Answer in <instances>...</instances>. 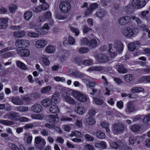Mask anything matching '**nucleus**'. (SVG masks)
Here are the masks:
<instances>
[{
  "mask_svg": "<svg viewBox=\"0 0 150 150\" xmlns=\"http://www.w3.org/2000/svg\"><path fill=\"white\" fill-rule=\"evenodd\" d=\"M123 50V44L119 41H116L114 43V46L112 47L111 44L109 45L108 52L110 56L112 58L115 57L117 54V51L119 52H122Z\"/></svg>",
  "mask_w": 150,
  "mask_h": 150,
  "instance_id": "nucleus-1",
  "label": "nucleus"
},
{
  "mask_svg": "<svg viewBox=\"0 0 150 150\" xmlns=\"http://www.w3.org/2000/svg\"><path fill=\"white\" fill-rule=\"evenodd\" d=\"M131 19L135 21L138 23H141V21L138 18L134 16H132L130 18L127 16L120 18L118 20V23L121 25H125L129 23Z\"/></svg>",
  "mask_w": 150,
  "mask_h": 150,
  "instance_id": "nucleus-2",
  "label": "nucleus"
},
{
  "mask_svg": "<svg viewBox=\"0 0 150 150\" xmlns=\"http://www.w3.org/2000/svg\"><path fill=\"white\" fill-rule=\"evenodd\" d=\"M139 32L138 29L135 28L133 30L129 27H125L121 30L122 33L125 36L130 38L137 35Z\"/></svg>",
  "mask_w": 150,
  "mask_h": 150,
  "instance_id": "nucleus-3",
  "label": "nucleus"
},
{
  "mask_svg": "<svg viewBox=\"0 0 150 150\" xmlns=\"http://www.w3.org/2000/svg\"><path fill=\"white\" fill-rule=\"evenodd\" d=\"M59 8L61 11L64 13L68 12L71 8V5L69 2L67 0H62Z\"/></svg>",
  "mask_w": 150,
  "mask_h": 150,
  "instance_id": "nucleus-4",
  "label": "nucleus"
},
{
  "mask_svg": "<svg viewBox=\"0 0 150 150\" xmlns=\"http://www.w3.org/2000/svg\"><path fill=\"white\" fill-rule=\"evenodd\" d=\"M123 125L121 123H116L112 126V130L114 134H117L122 132L124 129Z\"/></svg>",
  "mask_w": 150,
  "mask_h": 150,
  "instance_id": "nucleus-5",
  "label": "nucleus"
},
{
  "mask_svg": "<svg viewBox=\"0 0 150 150\" xmlns=\"http://www.w3.org/2000/svg\"><path fill=\"white\" fill-rule=\"evenodd\" d=\"M132 4V6H129V8H131L132 7L134 8H140L145 6L146 2L144 0H133Z\"/></svg>",
  "mask_w": 150,
  "mask_h": 150,
  "instance_id": "nucleus-6",
  "label": "nucleus"
},
{
  "mask_svg": "<svg viewBox=\"0 0 150 150\" xmlns=\"http://www.w3.org/2000/svg\"><path fill=\"white\" fill-rule=\"evenodd\" d=\"M19 117V113L15 112H10L4 116V118L12 120H18Z\"/></svg>",
  "mask_w": 150,
  "mask_h": 150,
  "instance_id": "nucleus-7",
  "label": "nucleus"
},
{
  "mask_svg": "<svg viewBox=\"0 0 150 150\" xmlns=\"http://www.w3.org/2000/svg\"><path fill=\"white\" fill-rule=\"evenodd\" d=\"M135 109L134 103L133 101H130L127 103L125 111L127 113L129 114L135 111Z\"/></svg>",
  "mask_w": 150,
  "mask_h": 150,
  "instance_id": "nucleus-8",
  "label": "nucleus"
},
{
  "mask_svg": "<svg viewBox=\"0 0 150 150\" xmlns=\"http://www.w3.org/2000/svg\"><path fill=\"white\" fill-rule=\"evenodd\" d=\"M28 26L30 28L34 29L37 33H38L40 34H44L46 33L45 31L39 32V29L40 28V25L37 24L33 22H30L28 25Z\"/></svg>",
  "mask_w": 150,
  "mask_h": 150,
  "instance_id": "nucleus-9",
  "label": "nucleus"
},
{
  "mask_svg": "<svg viewBox=\"0 0 150 150\" xmlns=\"http://www.w3.org/2000/svg\"><path fill=\"white\" fill-rule=\"evenodd\" d=\"M98 4L96 3L90 4L86 11V15L89 16L90 15L93 11L94 10L97 8L98 7Z\"/></svg>",
  "mask_w": 150,
  "mask_h": 150,
  "instance_id": "nucleus-10",
  "label": "nucleus"
},
{
  "mask_svg": "<svg viewBox=\"0 0 150 150\" xmlns=\"http://www.w3.org/2000/svg\"><path fill=\"white\" fill-rule=\"evenodd\" d=\"M47 41L44 39H40L37 40L35 43V47L38 49L43 48L47 45Z\"/></svg>",
  "mask_w": 150,
  "mask_h": 150,
  "instance_id": "nucleus-11",
  "label": "nucleus"
},
{
  "mask_svg": "<svg viewBox=\"0 0 150 150\" xmlns=\"http://www.w3.org/2000/svg\"><path fill=\"white\" fill-rule=\"evenodd\" d=\"M62 97L64 101L69 104L72 105L76 104V102L75 100L70 96L66 94L63 95Z\"/></svg>",
  "mask_w": 150,
  "mask_h": 150,
  "instance_id": "nucleus-12",
  "label": "nucleus"
},
{
  "mask_svg": "<svg viewBox=\"0 0 150 150\" xmlns=\"http://www.w3.org/2000/svg\"><path fill=\"white\" fill-rule=\"evenodd\" d=\"M35 143L37 144L40 143L42 145L41 147H39V149L40 150H43L44 147L46 144V142L44 139L42 138L40 136L36 137L35 139Z\"/></svg>",
  "mask_w": 150,
  "mask_h": 150,
  "instance_id": "nucleus-13",
  "label": "nucleus"
},
{
  "mask_svg": "<svg viewBox=\"0 0 150 150\" xmlns=\"http://www.w3.org/2000/svg\"><path fill=\"white\" fill-rule=\"evenodd\" d=\"M46 119L47 122L53 124L57 123L59 121V119L58 117L53 115H49L47 116L46 117Z\"/></svg>",
  "mask_w": 150,
  "mask_h": 150,
  "instance_id": "nucleus-14",
  "label": "nucleus"
},
{
  "mask_svg": "<svg viewBox=\"0 0 150 150\" xmlns=\"http://www.w3.org/2000/svg\"><path fill=\"white\" fill-rule=\"evenodd\" d=\"M17 54L20 56L26 57L30 55V52L28 49H22L18 50Z\"/></svg>",
  "mask_w": 150,
  "mask_h": 150,
  "instance_id": "nucleus-15",
  "label": "nucleus"
},
{
  "mask_svg": "<svg viewBox=\"0 0 150 150\" xmlns=\"http://www.w3.org/2000/svg\"><path fill=\"white\" fill-rule=\"evenodd\" d=\"M75 42V39L71 36H69L68 39L67 38H65L63 41V45L67 46L68 45H74Z\"/></svg>",
  "mask_w": 150,
  "mask_h": 150,
  "instance_id": "nucleus-16",
  "label": "nucleus"
},
{
  "mask_svg": "<svg viewBox=\"0 0 150 150\" xmlns=\"http://www.w3.org/2000/svg\"><path fill=\"white\" fill-rule=\"evenodd\" d=\"M31 110L34 112L39 113L42 110V107L40 104L35 103L32 106Z\"/></svg>",
  "mask_w": 150,
  "mask_h": 150,
  "instance_id": "nucleus-17",
  "label": "nucleus"
},
{
  "mask_svg": "<svg viewBox=\"0 0 150 150\" xmlns=\"http://www.w3.org/2000/svg\"><path fill=\"white\" fill-rule=\"evenodd\" d=\"M8 20L7 18H0V29H5L8 27Z\"/></svg>",
  "mask_w": 150,
  "mask_h": 150,
  "instance_id": "nucleus-18",
  "label": "nucleus"
},
{
  "mask_svg": "<svg viewBox=\"0 0 150 150\" xmlns=\"http://www.w3.org/2000/svg\"><path fill=\"white\" fill-rule=\"evenodd\" d=\"M95 59L98 62L100 63L105 62H107L108 59L107 57L105 55L100 54L96 56Z\"/></svg>",
  "mask_w": 150,
  "mask_h": 150,
  "instance_id": "nucleus-19",
  "label": "nucleus"
},
{
  "mask_svg": "<svg viewBox=\"0 0 150 150\" xmlns=\"http://www.w3.org/2000/svg\"><path fill=\"white\" fill-rule=\"evenodd\" d=\"M105 70V68L102 67L100 66H92L89 68L87 71L88 72H91L93 71H96L101 72H104Z\"/></svg>",
  "mask_w": 150,
  "mask_h": 150,
  "instance_id": "nucleus-20",
  "label": "nucleus"
},
{
  "mask_svg": "<svg viewBox=\"0 0 150 150\" xmlns=\"http://www.w3.org/2000/svg\"><path fill=\"white\" fill-rule=\"evenodd\" d=\"M51 100L52 103L57 104L58 103L60 100V95L59 93H55L52 96Z\"/></svg>",
  "mask_w": 150,
  "mask_h": 150,
  "instance_id": "nucleus-21",
  "label": "nucleus"
},
{
  "mask_svg": "<svg viewBox=\"0 0 150 150\" xmlns=\"http://www.w3.org/2000/svg\"><path fill=\"white\" fill-rule=\"evenodd\" d=\"M41 104L44 107L50 106L52 104L51 99L46 98L43 99L41 102Z\"/></svg>",
  "mask_w": 150,
  "mask_h": 150,
  "instance_id": "nucleus-22",
  "label": "nucleus"
},
{
  "mask_svg": "<svg viewBox=\"0 0 150 150\" xmlns=\"http://www.w3.org/2000/svg\"><path fill=\"white\" fill-rule=\"evenodd\" d=\"M74 110L78 114L81 115L84 114L86 112L85 108L81 106L75 107Z\"/></svg>",
  "mask_w": 150,
  "mask_h": 150,
  "instance_id": "nucleus-23",
  "label": "nucleus"
},
{
  "mask_svg": "<svg viewBox=\"0 0 150 150\" xmlns=\"http://www.w3.org/2000/svg\"><path fill=\"white\" fill-rule=\"evenodd\" d=\"M56 47L52 45H48L45 48V51L48 54H51L54 53L56 51Z\"/></svg>",
  "mask_w": 150,
  "mask_h": 150,
  "instance_id": "nucleus-24",
  "label": "nucleus"
},
{
  "mask_svg": "<svg viewBox=\"0 0 150 150\" xmlns=\"http://www.w3.org/2000/svg\"><path fill=\"white\" fill-rule=\"evenodd\" d=\"M140 43L139 42H134L128 44L129 50L131 51H134L138 46L139 45Z\"/></svg>",
  "mask_w": 150,
  "mask_h": 150,
  "instance_id": "nucleus-25",
  "label": "nucleus"
},
{
  "mask_svg": "<svg viewBox=\"0 0 150 150\" xmlns=\"http://www.w3.org/2000/svg\"><path fill=\"white\" fill-rule=\"evenodd\" d=\"M12 102L16 105H22L24 103L23 101L19 97H13L11 99Z\"/></svg>",
  "mask_w": 150,
  "mask_h": 150,
  "instance_id": "nucleus-26",
  "label": "nucleus"
},
{
  "mask_svg": "<svg viewBox=\"0 0 150 150\" xmlns=\"http://www.w3.org/2000/svg\"><path fill=\"white\" fill-rule=\"evenodd\" d=\"M25 33L24 30L15 31L13 33V35L16 38H21L25 36Z\"/></svg>",
  "mask_w": 150,
  "mask_h": 150,
  "instance_id": "nucleus-27",
  "label": "nucleus"
},
{
  "mask_svg": "<svg viewBox=\"0 0 150 150\" xmlns=\"http://www.w3.org/2000/svg\"><path fill=\"white\" fill-rule=\"evenodd\" d=\"M40 61L46 66H48L50 64V61L45 55H42L40 56Z\"/></svg>",
  "mask_w": 150,
  "mask_h": 150,
  "instance_id": "nucleus-28",
  "label": "nucleus"
},
{
  "mask_svg": "<svg viewBox=\"0 0 150 150\" xmlns=\"http://www.w3.org/2000/svg\"><path fill=\"white\" fill-rule=\"evenodd\" d=\"M50 29V27L47 23H45L41 27L40 26V28L39 29V32H41L42 31H45L46 32L45 34H40L41 35H45L48 33V30Z\"/></svg>",
  "mask_w": 150,
  "mask_h": 150,
  "instance_id": "nucleus-29",
  "label": "nucleus"
},
{
  "mask_svg": "<svg viewBox=\"0 0 150 150\" xmlns=\"http://www.w3.org/2000/svg\"><path fill=\"white\" fill-rule=\"evenodd\" d=\"M69 137L71 138L74 136L78 138H81L83 136V134L81 133L80 132L77 130L72 131L71 134H69Z\"/></svg>",
  "mask_w": 150,
  "mask_h": 150,
  "instance_id": "nucleus-30",
  "label": "nucleus"
},
{
  "mask_svg": "<svg viewBox=\"0 0 150 150\" xmlns=\"http://www.w3.org/2000/svg\"><path fill=\"white\" fill-rule=\"evenodd\" d=\"M143 123L146 127L150 126V114L146 115L144 117Z\"/></svg>",
  "mask_w": 150,
  "mask_h": 150,
  "instance_id": "nucleus-31",
  "label": "nucleus"
},
{
  "mask_svg": "<svg viewBox=\"0 0 150 150\" xmlns=\"http://www.w3.org/2000/svg\"><path fill=\"white\" fill-rule=\"evenodd\" d=\"M95 146L98 148L105 149L107 147L106 142L103 141H101L100 142L96 143L95 144Z\"/></svg>",
  "mask_w": 150,
  "mask_h": 150,
  "instance_id": "nucleus-32",
  "label": "nucleus"
},
{
  "mask_svg": "<svg viewBox=\"0 0 150 150\" xmlns=\"http://www.w3.org/2000/svg\"><path fill=\"white\" fill-rule=\"evenodd\" d=\"M49 111L52 113H55L59 112V109L57 105H53L50 108Z\"/></svg>",
  "mask_w": 150,
  "mask_h": 150,
  "instance_id": "nucleus-33",
  "label": "nucleus"
},
{
  "mask_svg": "<svg viewBox=\"0 0 150 150\" xmlns=\"http://www.w3.org/2000/svg\"><path fill=\"white\" fill-rule=\"evenodd\" d=\"M144 90L143 88L141 87H133L131 89V92L133 93H139Z\"/></svg>",
  "mask_w": 150,
  "mask_h": 150,
  "instance_id": "nucleus-34",
  "label": "nucleus"
},
{
  "mask_svg": "<svg viewBox=\"0 0 150 150\" xmlns=\"http://www.w3.org/2000/svg\"><path fill=\"white\" fill-rule=\"evenodd\" d=\"M51 87L50 86H47L42 88L40 90V93L42 94L48 93L51 90Z\"/></svg>",
  "mask_w": 150,
  "mask_h": 150,
  "instance_id": "nucleus-35",
  "label": "nucleus"
},
{
  "mask_svg": "<svg viewBox=\"0 0 150 150\" xmlns=\"http://www.w3.org/2000/svg\"><path fill=\"white\" fill-rule=\"evenodd\" d=\"M33 13L32 11H28L25 12L24 14L23 17L26 21H29L33 16Z\"/></svg>",
  "mask_w": 150,
  "mask_h": 150,
  "instance_id": "nucleus-36",
  "label": "nucleus"
},
{
  "mask_svg": "<svg viewBox=\"0 0 150 150\" xmlns=\"http://www.w3.org/2000/svg\"><path fill=\"white\" fill-rule=\"evenodd\" d=\"M39 124L38 122H33V123H28L25 125L24 128L25 129L32 128L39 126Z\"/></svg>",
  "mask_w": 150,
  "mask_h": 150,
  "instance_id": "nucleus-37",
  "label": "nucleus"
},
{
  "mask_svg": "<svg viewBox=\"0 0 150 150\" xmlns=\"http://www.w3.org/2000/svg\"><path fill=\"white\" fill-rule=\"evenodd\" d=\"M101 126L103 128L105 129L107 132L109 133L110 130L109 128V125L108 123L105 121H101L100 123Z\"/></svg>",
  "mask_w": 150,
  "mask_h": 150,
  "instance_id": "nucleus-38",
  "label": "nucleus"
},
{
  "mask_svg": "<svg viewBox=\"0 0 150 150\" xmlns=\"http://www.w3.org/2000/svg\"><path fill=\"white\" fill-rule=\"evenodd\" d=\"M96 122L95 118L91 117H88L86 120V123L90 125H93L96 123Z\"/></svg>",
  "mask_w": 150,
  "mask_h": 150,
  "instance_id": "nucleus-39",
  "label": "nucleus"
},
{
  "mask_svg": "<svg viewBox=\"0 0 150 150\" xmlns=\"http://www.w3.org/2000/svg\"><path fill=\"white\" fill-rule=\"evenodd\" d=\"M0 123L6 126H10L14 124L13 122L7 120H1Z\"/></svg>",
  "mask_w": 150,
  "mask_h": 150,
  "instance_id": "nucleus-40",
  "label": "nucleus"
},
{
  "mask_svg": "<svg viewBox=\"0 0 150 150\" xmlns=\"http://www.w3.org/2000/svg\"><path fill=\"white\" fill-rule=\"evenodd\" d=\"M106 14V11L103 9H100L97 11V16L99 18L104 17Z\"/></svg>",
  "mask_w": 150,
  "mask_h": 150,
  "instance_id": "nucleus-41",
  "label": "nucleus"
},
{
  "mask_svg": "<svg viewBox=\"0 0 150 150\" xmlns=\"http://www.w3.org/2000/svg\"><path fill=\"white\" fill-rule=\"evenodd\" d=\"M8 8L10 13H14L17 8V6L15 4H11L9 5Z\"/></svg>",
  "mask_w": 150,
  "mask_h": 150,
  "instance_id": "nucleus-42",
  "label": "nucleus"
},
{
  "mask_svg": "<svg viewBox=\"0 0 150 150\" xmlns=\"http://www.w3.org/2000/svg\"><path fill=\"white\" fill-rule=\"evenodd\" d=\"M141 129V126L138 124L134 125L131 127V129L134 132H137L139 131Z\"/></svg>",
  "mask_w": 150,
  "mask_h": 150,
  "instance_id": "nucleus-43",
  "label": "nucleus"
},
{
  "mask_svg": "<svg viewBox=\"0 0 150 150\" xmlns=\"http://www.w3.org/2000/svg\"><path fill=\"white\" fill-rule=\"evenodd\" d=\"M39 35H40V34L38 33H36L31 31L29 32L28 34V36L32 38H38L39 37Z\"/></svg>",
  "mask_w": 150,
  "mask_h": 150,
  "instance_id": "nucleus-44",
  "label": "nucleus"
},
{
  "mask_svg": "<svg viewBox=\"0 0 150 150\" xmlns=\"http://www.w3.org/2000/svg\"><path fill=\"white\" fill-rule=\"evenodd\" d=\"M97 137L99 139H103L106 137V135L103 132L98 131L96 133Z\"/></svg>",
  "mask_w": 150,
  "mask_h": 150,
  "instance_id": "nucleus-45",
  "label": "nucleus"
},
{
  "mask_svg": "<svg viewBox=\"0 0 150 150\" xmlns=\"http://www.w3.org/2000/svg\"><path fill=\"white\" fill-rule=\"evenodd\" d=\"M16 64L18 67L22 69L25 70L27 69L26 66L20 61H17Z\"/></svg>",
  "mask_w": 150,
  "mask_h": 150,
  "instance_id": "nucleus-46",
  "label": "nucleus"
},
{
  "mask_svg": "<svg viewBox=\"0 0 150 150\" xmlns=\"http://www.w3.org/2000/svg\"><path fill=\"white\" fill-rule=\"evenodd\" d=\"M116 68L117 69L118 72L120 73H125L127 72L126 69L122 65L117 66Z\"/></svg>",
  "mask_w": 150,
  "mask_h": 150,
  "instance_id": "nucleus-47",
  "label": "nucleus"
},
{
  "mask_svg": "<svg viewBox=\"0 0 150 150\" xmlns=\"http://www.w3.org/2000/svg\"><path fill=\"white\" fill-rule=\"evenodd\" d=\"M145 134H143L141 136H138L135 137V141L136 143L137 144H140V142L143 141V140L145 138Z\"/></svg>",
  "mask_w": 150,
  "mask_h": 150,
  "instance_id": "nucleus-48",
  "label": "nucleus"
},
{
  "mask_svg": "<svg viewBox=\"0 0 150 150\" xmlns=\"http://www.w3.org/2000/svg\"><path fill=\"white\" fill-rule=\"evenodd\" d=\"M77 99L80 102H85L87 101V98L85 95L81 93Z\"/></svg>",
  "mask_w": 150,
  "mask_h": 150,
  "instance_id": "nucleus-49",
  "label": "nucleus"
},
{
  "mask_svg": "<svg viewBox=\"0 0 150 150\" xmlns=\"http://www.w3.org/2000/svg\"><path fill=\"white\" fill-rule=\"evenodd\" d=\"M93 100L95 103L97 105H101L103 103L104 101L102 99L99 98H93Z\"/></svg>",
  "mask_w": 150,
  "mask_h": 150,
  "instance_id": "nucleus-50",
  "label": "nucleus"
},
{
  "mask_svg": "<svg viewBox=\"0 0 150 150\" xmlns=\"http://www.w3.org/2000/svg\"><path fill=\"white\" fill-rule=\"evenodd\" d=\"M16 109L18 111L21 112H27L28 110V108L27 106H19L17 107Z\"/></svg>",
  "mask_w": 150,
  "mask_h": 150,
  "instance_id": "nucleus-51",
  "label": "nucleus"
},
{
  "mask_svg": "<svg viewBox=\"0 0 150 150\" xmlns=\"http://www.w3.org/2000/svg\"><path fill=\"white\" fill-rule=\"evenodd\" d=\"M31 117L33 119L41 120L43 118V116L41 114H33L31 115Z\"/></svg>",
  "mask_w": 150,
  "mask_h": 150,
  "instance_id": "nucleus-52",
  "label": "nucleus"
},
{
  "mask_svg": "<svg viewBox=\"0 0 150 150\" xmlns=\"http://www.w3.org/2000/svg\"><path fill=\"white\" fill-rule=\"evenodd\" d=\"M124 78L126 81L130 82L132 81L133 79V76L132 74H128L125 75Z\"/></svg>",
  "mask_w": 150,
  "mask_h": 150,
  "instance_id": "nucleus-53",
  "label": "nucleus"
},
{
  "mask_svg": "<svg viewBox=\"0 0 150 150\" xmlns=\"http://www.w3.org/2000/svg\"><path fill=\"white\" fill-rule=\"evenodd\" d=\"M15 45L18 48L22 47H24L23 43V40H18L15 43Z\"/></svg>",
  "mask_w": 150,
  "mask_h": 150,
  "instance_id": "nucleus-54",
  "label": "nucleus"
},
{
  "mask_svg": "<svg viewBox=\"0 0 150 150\" xmlns=\"http://www.w3.org/2000/svg\"><path fill=\"white\" fill-rule=\"evenodd\" d=\"M68 56V54H65L61 57L60 60L62 64H64L67 62V58Z\"/></svg>",
  "mask_w": 150,
  "mask_h": 150,
  "instance_id": "nucleus-55",
  "label": "nucleus"
},
{
  "mask_svg": "<svg viewBox=\"0 0 150 150\" xmlns=\"http://www.w3.org/2000/svg\"><path fill=\"white\" fill-rule=\"evenodd\" d=\"M88 45L92 47H96L97 45V41L94 39L91 40Z\"/></svg>",
  "mask_w": 150,
  "mask_h": 150,
  "instance_id": "nucleus-56",
  "label": "nucleus"
},
{
  "mask_svg": "<svg viewBox=\"0 0 150 150\" xmlns=\"http://www.w3.org/2000/svg\"><path fill=\"white\" fill-rule=\"evenodd\" d=\"M73 76L76 78H81L82 79H83L84 77V76L82 73L75 71Z\"/></svg>",
  "mask_w": 150,
  "mask_h": 150,
  "instance_id": "nucleus-57",
  "label": "nucleus"
},
{
  "mask_svg": "<svg viewBox=\"0 0 150 150\" xmlns=\"http://www.w3.org/2000/svg\"><path fill=\"white\" fill-rule=\"evenodd\" d=\"M83 64L85 66H90L93 64V61L91 59H86L83 61Z\"/></svg>",
  "mask_w": 150,
  "mask_h": 150,
  "instance_id": "nucleus-58",
  "label": "nucleus"
},
{
  "mask_svg": "<svg viewBox=\"0 0 150 150\" xmlns=\"http://www.w3.org/2000/svg\"><path fill=\"white\" fill-rule=\"evenodd\" d=\"M70 29L72 33H75V35L78 36L79 34V31L78 28L71 26L70 27Z\"/></svg>",
  "mask_w": 150,
  "mask_h": 150,
  "instance_id": "nucleus-59",
  "label": "nucleus"
},
{
  "mask_svg": "<svg viewBox=\"0 0 150 150\" xmlns=\"http://www.w3.org/2000/svg\"><path fill=\"white\" fill-rule=\"evenodd\" d=\"M81 93L80 92L78 91H73L71 92V94L73 96L77 99L78 97L80 95Z\"/></svg>",
  "mask_w": 150,
  "mask_h": 150,
  "instance_id": "nucleus-60",
  "label": "nucleus"
},
{
  "mask_svg": "<svg viewBox=\"0 0 150 150\" xmlns=\"http://www.w3.org/2000/svg\"><path fill=\"white\" fill-rule=\"evenodd\" d=\"M84 138L86 140L89 142L93 141L94 139V138L93 137L88 134H85L84 136Z\"/></svg>",
  "mask_w": 150,
  "mask_h": 150,
  "instance_id": "nucleus-61",
  "label": "nucleus"
},
{
  "mask_svg": "<svg viewBox=\"0 0 150 150\" xmlns=\"http://www.w3.org/2000/svg\"><path fill=\"white\" fill-rule=\"evenodd\" d=\"M84 148L85 150H95L92 145L89 144H87L84 146Z\"/></svg>",
  "mask_w": 150,
  "mask_h": 150,
  "instance_id": "nucleus-62",
  "label": "nucleus"
},
{
  "mask_svg": "<svg viewBox=\"0 0 150 150\" xmlns=\"http://www.w3.org/2000/svg\"><path fill=\"white\" fill-rule=\"evenodd\" d=\"M81 45H88L89 42L87 39L86 38H82L81 40Z\"/></svg>",
  "mask_w": 150,
  "mask_h": 150,
  "instance_id": "nucleus-63",
  "label": "nucleus"
},
{
  "mask_svg": "<svg viewBox=\"0 0 150 150\" xmlns=\"http://www.w3.org/2000/svg\"><path fill=\"white\" fill-rule=\"evenodd\" d=\"M8 146L13 150H20L16 145L12 143H9L8 144Z\"/></svg>",
  "mask_w": 150,
  "mask_h": 150,
  "instance_id": "nucleus-64",
  "label": "nucleus"
}]
</instances>
